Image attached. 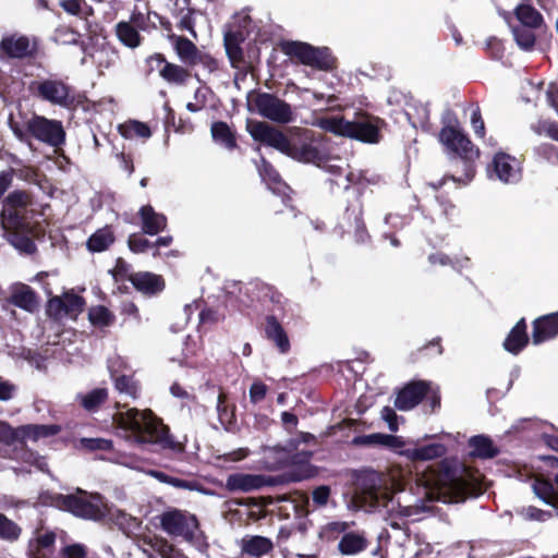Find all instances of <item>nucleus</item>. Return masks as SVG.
Here are the masks:
<instances>
[{"instance_id": "31", "label": "nucleus", "mask_w": 558, "mask_h": 558, "mask_svg": "<svg viewBox=\"0 0 558 558\" xmlns=\"http://www.w3.org/2000/svg\"><path fill=\"white\" fill-rule=\"evenodd\" d=\"M514 14L522 27L538 28L543 24V16L530 4H518Z\"/></svg>"}, {"instance_id": "9", "label": "nucleus", "mask_w": 558, "mask_h": 558, "mask_svg": "<svg viewBox=\"0 0 558 558\" xmlns=\"http://www.w3.org/2000/svg\"><path fill=\"white\" fill-rule=\"evenodd\" d=\"M162 530L172 536H182L187 542L198 538V521L194 514L172 509L160 514Z\"/></svg>"}, {"instance_id": "44", "label": "nucleus", "mask_w": 558, "mask_h": 558, "mask_svg": "<svg viewBox=\"0 0 558 558\" xmlns=\"http://www.w3.org/2000/svg\"><path fill=\"white\" fill-rule=\"evenodd\" d=\"M211 135L214 140L227 148L234 146V138L231 134L229 126L225 122H215L211 125Z\"/></svg>"}, {"instance_id": "46", "label": "nucleus", "mask_w": 558, "mask_h": 558, "mask_svg": "<svg viewBox=\"0 0 558 558\" xmlns=\"http://www.w3.org/2000/svg\"><path fill=\"white\" fill-rule=\"evenodd\" d=\"M21 529L12 520L0 513V538L14 542L20 537Z\"/></svg>"}, {"instance_id": "19", "label": "nucleus", "mask_w": 558, "mask_h": 558, "mask_svg": "<svg viewBox=\"0 0 558 558\" xmlns=\"http://www.w3.org/2000/svg\"><path fill=\"white\" fill-rule=\"evenodd\" d=\"M558 335V312L538 317L533 322L532 342L537 345Z\"/></svg>"}, {"instance_id": "13", "label": "nucleus", "mask_w": 558, "mask_h": 558, "mask_svg": "<svg viewBox=\"0 0 558 558\" xmlns=\"http://www.w3.org/2000/svg\"><path fill=\"white\" fill-rule=\"evenodd\" d=\"M253 105L260 116L277 123H289L293 120L290 105L270 94H258Z\"/></svg>"}, {"instance_id": "63", "label": "nucleus", "mask_w": 558, "mask_h": 558, "mask_svg": "<svg viewBox=\"0 0 558 558\" xmlns=\"http://www.w3.org/2000/svg\"><path fill=\"white\" fill-rule=\"evenodd\" d=\"M350 524L347 522H330L325 525L324 532L331 534L344 533L349 529Z\"/></svg>"}, {"instance_id": "50", "label": "nucleus", "mask_w": 558, "mask_h": 558, "mask_svg": "<svg viewBox=\"0 0 558 558\" xmlns=\"http://www.w3.org/2000/svg\"><path fill=\"white\" fill-rule=\"evenodd\" d=\"M47 314L56 319H60L63 316H68L65 314L62 296H53L48 301Z\"/></svg>"}, {"instance_id": "47", "label": "nucleus", "mask_w": 558, "mask_h": 558, "mask_svg": "<svg viewBox=\"0 0 558 558\" xmlns=\"http://www.w3.org/2000/svg\"><path fill=\"white\" fill-rule=\"evenodd\" d=\"M65 314L68 316H76L83 311L84 300L73 293L66 292L62 295Z\"/></svg>"}, {"instance_id": "39", "label": "nucleus", "mask_w": 558, "mask_h": 558, "mask_svg": "<svg viewBox=\"0 0 558 558\" xmlns=\"http://www.w3.org/2000/svg\"><path fill=\"white\" fill-rule=\"evenodd\" d=\"M114 362H109V371L111 376L114 377V386L120 393H124L132 398H136L137 396V387L136 384L132 380L131 377L126 375L116 376V371L113 369Z\"/></svg>"}, {"instance_id": "3", "label": "nucleus", "mask_w": 558, "mask_h": 558, "mask_svg": "<svg viewBox=\"0 0 558 558\" xmlns=\"http://www.w3.org/2000/svg\"><path fill=\"white\" fill-rule=\"evenodd\" d=\"M246 130L255 141L264 143L298 161L314 163L317 167L326 168L330 172H336L339 169L337 166L327 165L329 160L327 154L313 142H304L300 145L293 144L280 130L262 121H247Z\"/></svg>"}, {"instance_id": "4", "label": "nucleus", "mask_w": 558, "mask_h": 558, "mask_svg": "<svg viewBox=\"0 0 558 558\" xmlns=\"http://www.w3.org/2000/svg\"><path fill=\"white\" fill-rule=\"evenodd\" d=\"M315 124L336 135L366 144H377L380 141V130L385 122L377 117L359 113L353 121L345 120L342 117H324L318 118Z\"/></svg>"}, {"instance_id": "29", "label": "nucleus", "mask_w": 558, "mask_h": 558, "mask_svg": "<svg viewBox=\"0 0 558 558\" xmlns=\"http://www.w3.org/2000/svg\"><path fill=\"white\" fill-rule=\"evenodd\" d=\"M532 489L541 500L558 509V492L551 482L537 476L532 482Z\"/></svg>"}, {"instance_id": "52", "label": "nucleus", "mask_w": 558, "mask_h": 558, "mask_svg": "<svg viewBox=\"0 0 558 558\" xmlns=\"http://www.w3.org/2000/svg\"><path fill=\"white\" fill-rule=\"evenodd\" d=\"M61 558H86L87 548L80 543L64 546L60 551Z\"/></svg>"}, {"instance_id": "18", "label": "nucleus", "mask_w": 558, "mask_h": 558, "mask_svg": "<svg viewBox=\"0 0 558 558\" xmlns=\"http://www.w3.org/2000/svg\"><path fill=\"white\" fill-rule=\"evenodd\" d=\"M149 62H157L162 65L159 70V75L169 84L183 85L190 78L191 74L187 69L168 62L161 53H155L148 58Z\"/></svg>"}, {"instance_id": "12", "label": "nucleus", "mask_w": 558, "mask_h": 558, "mask_svg": "<svg viewBox=\"0 0 558 558\" xmlns=\"http://www.w3.org/2000/svg\"><path fill=\"white\" fill-rule=\"evenodd\" d=\"M29 89L40 99L60 107H68L73 102L71 88L61 80L46 78L33 82Z\"/></svg>"}, {"instance_id": "34", "label": "nucleus", "mask_w": 558, "mask_h": 558, "mask_svg": "<svg viewBox=\"0 0 558 558\" xmlns=\"http://www.w3.org/2000/svg\"><path fill=\"white\" fill-rule=\"evenodd\" d=\"M61 430V427L56 424L50 425H24L21 426V432L23 433V441L25 439H32L34 441L39 438L49 437L57 435Z\"/></svg>"}, {"instance_id": "28", "label": "nucleus", "mask_w": 558, "mask_h": 558, "mask_svg": "<svg viewBox=\"0 0 558 558\" xmlns=\"http://www.w3.org/2000/svg\"><path fill=\"white\" fill-rule=\"evenodd\" d=\"M274 548L272 542L265 536H246L241 541L242 553L259 557L268 554Z\"/></svg>"}, {"instance_id": "21", "label": "nucleus", "mask_w": 558, "mask_h": 558, "mask_svg": "<svg viewBox=\"0 0 558 558\" xmlns=\"http://www.w3.org/2000/svg\"><path fill=\"white\" fill-rule=\"evenodd\" d=\"M265 336L271 341L281 354L290 351V340L276 316L268 315L265 322Z\"/></svg>"}, {"instance_id": "48", "label": "nucleus", "mask_w": 558, "mask_h": 558, "mask_svg": "<svg viewBox=\"0 0 558 558\" xmlns=\"http://www.w3.org/2000/svg\"><path fill=\"white\" fill-rule=\"evenodd\" d=\"M533 130L539 135H545L558 141V123L556 122L542 120L533 125Z\"/></svg>"}, {"instance_id": "25", "label": "nucleus", "mask_w": 558, "mask_h": 558, "mask_svg": "<svg viewBox=\"0 0 558 558\" xmlns=\"http://www.w3.org/2000/svg\"><path fill=\"white\" fill-rule=\"evenodd\" d=\"M368 541L364 533L348 532L344 533L338 544V550L342 555H357L367 548Z\"/></svg>"}, {"instance_id": "43", "label": "nucleus", "mask_w": 558, "mask_h": 558, "mask_svg": "<svg viewBox=\"0 0 558 558\" xmlns=\"http://www.w3.org/2000/svg\"><path fill=\"white\" fill-rule=\"evenodd\" d=\"M0 441L8 446H13L17 444L23 446L24 441L21 427L13 428L8 423L0 422Z\"/></svg>"}, {"instance_id": "2", "label": "nucleus", "mask_w": 558, "mask_h": 558, "mask_svg": "<svg viewBox=\"0 0 558 558\" xmlns=\"http://www.w3.org/2000/svg\"><path fill=\"white\" fill-rule=\"evenodd\" d=\"M119 422L125 438L138 446H157L174 452L184 450V445L172 438L169 428L150 410L129 409L119 414Z\"/></svg>"}, {"instance_id": "60", "label": "nucleus", "mask_w": 558, "mask_h": 558, "mask_svg": "<svg viewBox=\"0 0 558 558\" xmlns=\"http://www.w3.org/2000/svg\"><path fill=\"white\" fill-rule=\"evenodd\" d=\"M199 319L202 323H217L223 319V315L213 308H206L199 313Z\"/></svg>"}, {"instance_id": "49", "label": "nucleus", "mask_w": 558, "mask_h": 558, "mask_svg": "<svg viewBox=\"0 0 558 558\" xmlns=\"http://www.w3.org/2000/svg\"><path fill=\"white\" fill-rule=\"evenodd\" d=\"M113 231L105 227L96 231L87 241V244H112L114 242Z\"/></svg>"}, {"instance_id": "6", "label": "nucleus", "mask_w": 558, "mask_h": 558, "mask_svg": "<svg viewBox=\"0 0 558 558\" xmlns=\"http://www.w3.org/2000/svg\"><path fill=\"white\" fill-rule=\"evenodd\" d=\"M60 507L76 517L98 521L106 514V508L99 495L78 490L76 494L60 497Z\"/></svg>"}, {"instance_id": "61", "label": "nucleus", "mask_w": 558, "mask_h": 558, "mask_svg": "<svg viewBox=\"0 0 558 558\" xmlns=\"http://www.w3.org/2000/svg\"><path fill=\"white\" fill-rule=\"evenodd\" d=\"M83 441L93 450H107L111 448V441L102 438L84 439Z\"/></svg>"}, {"instance_id": "7", "label": "nucleus", "mask_w": 558, "mask_h": 558, "mask_svg": "<svg viewBox=\"0 0 558 558\" xmlns=\"http://www.w3.org/2000/svg\"><path fill=\"white\" fill-rule=\"evenodd\" d=\"M32 204V197L23 191L10 193L2 203L1 222L5 230L13 232L23 231L26 227L27 207Z\"/></svg>"}, {"instance_id": "62", "label": "nucleus", "mask_w": 558, "mask_h": 558, "mask_svg": "<svg viewBox=\"0 0 558 558\" xmlns=\"http://www.w3.org/2000/svg\"><path fill=\"white\" fill-rule=\"evenodd\" d=\"M179 27L181 29L187 31L194 38H196V32L194 29V21L192 17V13L189 12L185 15H183L180 20Z\"/></svg>"}, {"instance_id": "35", "label": "nucleus", "mask_w": 558, "mask_h": 558, "mask_svg": "<svg viewBox=\"0 0 558 558\" xmlns=\"http://www.w3.org/2000/svg\"><path fill=\"white\" fill-rule=\"evenodd\" d=\"M147 474L156 478L160 483L171 485L179 489L201 490V485L195 481H185L157 470H149Z\"/></svg>"}, {"instance_id": "26", "label": "nucleus", "mask_w": 558, "mask_h": 558, "mask_svg": "<svg viewBox=\"0 0 558 558\" xmlns=\"http://www.w3.org/2000/svg\"><path fill=\"white\" fill-rule=\"evenodd\" d=\"M527 340L526 325L525 320L522 318L510 330L504 342V348L512 354H518L526 345Z\"/></svg>"}, {"instance_id": "38", "label": "nucleus", "mask_w": 558, "mask_h": 558, "mask_svg": "<svg viewBox=\"0 0 558 558\" xmlns=\"http://www.w3.org/2000/svg\"><path fill=\"white\" fill-rule=\"evenodd\" d=\"M119 130L121 135L125 138H148L151 135L149 126L140 121H129L121 124Z\"/></svg>"}, {"instance_id": "14", "label": "nucleus", "mask_w": 558, "mask_h": 558, "mask_svg": "<svg viewBox=\"0 0 558 558\" xmlns=\"http://www.w3.org/2000/svg\"><path fill=\"white\" fill-rule=\"evenodd\" d=\"M487 173L490 179H496L502 183H517L521 178L520 162L506 153H498L488 165Z\"/></svg>"}, {"instance_id": "40", "label": "nucleus", "mask_w": 558, "mask_h": 558, "mask_svg": "<svg viewBox=\"0 0 558 558\" xmlns=\"http://www.w3.org/2000/svg\"><path fill=\"white\" fill-rule=\"evenodd\" d=\"M226 52L233 66L242 61V50L239 46V37L236 33L227 32L223 37Z\"/></svg>"}, {"instance_id": "59", "label": "nucleus", "mask_w": 558, "mask_h": 558, "mask_svg": "<svg viewBox=\"0 0 558 558\" xmlns=\"http://www.w3.org/2000/svg\"><path fill=\"white\" fill-rule=\"evenodd\" d=\"M524 515L529 520L546 521L551 517V512L544 511L531 506L524 510Z\"/></svg>"}, {"instance_id": "45", "label": "nucleus", "mask_w": 558, "mask_h": 558, "mask_svg": "<svg viewBox=\"0 0 558 558\" xmlns=\"http://www.w3.org/2000/svg\"><path fill=\"white\" fill-rule=\"evenodd\" d=\"M88 318L95 326L107 327L113 323L114 316L105 306H94L88 312Z\"/></svg>"}, {"instance_id": "37", "label": "nucleus", "mask_w": 558, "mask_h": 558, "mask_svg": "<svg viewBox=\"0 0 558 558\" xmlns=\"http://www.w3.org/2000/svg\"><path fill=\"white\" fill-rule=\"evenodd\" d=\"M108 397L106 388H96L86 395L77 396L81 405L87 411H95L98 407L105 402Z\"/></svg>"}, {"instance_id": "53", "label": "nucleus", "mask_w": 558, "mask_h": 558, "mask_svg": "<svg viewBox=\"0 0 558 558\" xmlns=\"http://www.w3.org/2000/svg\"><path fill=\"white\" fill-rule=\"evenodd\" d=\"M208 90L205 87H199L196 89L194 94V101L186 104V109L190 112L199 111L206 104V95Z\"/></svg>"}, {"instance_id": "15", "label": "nucleus", "mask_w": 558, "mask_h": 558, "mask_svg": "<svg viewBox=\"0 0 558 558\" xmlns=\"http://www.w3.org/2000/svg\"><path fill=\"white\" fill-rule=\"evenodd\" d=\"M274 484L275 481L271 477L260 474L233 473L226 480V488L233 493H250Z\"/></svg>"}, {"instance_id": "5", "label": "nucleus", "mask_w": 558, "mask_h": 558, "mask_svg": "<svg viewBox=\"0 0 558 558\" xmlns=\"http://www.w3.org/2000/svg\"><path fill=\"white\" fill-rule=\"evenodd\" d=\"M440 142L451 151L457 154L461 160L463 175L449 177L453 182L462 185L469 184L475 173L473 161L478 157V149L473 146L471 141L462 133L459 128L447 125L444 126L439 134Z\"/></svg>"}, {"instance_id": "42", "label": "nucleus", "mask_w": 558, "mask_h": 558, "mask_svg": "<svg viewBox=\"0 0 558 558\" xmlns=\"http://www.w3.org/2000/svg\"><path fill=\"white\" fill-rule=\"evenodd\" d=\"M535 28L512 26V34L517 45L523 50H530L535 44Z\"/></svg>"}, {"instance_id": "23", "label": "nucleus", "mask_w": 558, "mask_h": 558, "mask_svg": "<svg viewBox=\"0 0 558 558\" xmlns=\"http://www.w3.org/2000/svg\"><path fill=\"white\" fill-rule=\"evenodd\" d=\"M10 303L29 313H33L38 307L35 292L24 283L12 286Z\"/></svg>"}, {"instance_id": "64", "label": "nucleus", "mask_w": 558, "mask_h": 558, "mask_svg": "<svg viewBox=\"0 0 558 558\" xmlns=\"http://www.w3.org/2000/svg\"><path fill=\"white\" fill-rule=\"evenodd\" d=\"M22 459L28 463L34 464L38 470L45 472L47 468V463L41 458L35 457L33 452H24Z\"/></svg>"}, {"instance_id": "30", "label": "nucleus", "mask_w": 558, "mask_h": 558, "mask_svg": "<svg viewBox=\"0 0 558 558\" xmlns=\"http://www.w3.org/2000/svg\"><path fill=\"white\" fill-rule=\"evenodd\" d=\"M353 444L359 446H383L388 448H397L400 447L402 442L396 436L375 433L369 435L357 436L353 439Z\"/></svg>"}, {"instance_id": "57", "label": "nucleus", "mask_w": 558, "mask_h": 558, "mask_svg": "<svg viewBox=\"0 0 558 558\" xmlns=\"http://www.w3.org/2000/svg\"><path fill=\"white\" fill-rule=\"evenodd\" d=\"M471 124H472V128L474 130V133L478 136V137H483L484 134H485V126H484V121L481 117V112H480V109L478 108H475L473 109L472 111V114H471Z\"/></svg>"}, {"instance_id": "16", "label": "nucleus", "mask_w": 558, "mask_h": 558, "mask_svg": "<svg viewBox=\"0 0 558 558\" xmlns=\"http://www.w3.org/2000/svg\"><path fill=\"white\" fill-rule=\"evenodd\" d=\"M301 444L316 445V436L311 433L301 432L295 437L289 439L286 447L275 446L263 448L264 456L266 459L274 457L275 461L271 462V466L277 468L287 460L288 453L298 449Z\"/></svg>"}, {"instance_id": "10", "label": "nucleus", "mask_w": 558, "mask_h": 558, "mask_svg": "<svg viewBox=\"0 0 558 558\" xmlns=\"http://www.w3.org/2000/svg\"><path fill=\"white\" fill-rule=\"evenodd\" d=\"M37 49L35 37L19 33L7 34L0 40V60L33 58Z\"/></svg>"}, {"instance_id": "27", "label": "nucleus", "mask_w": 558, "mask_h": 558, "mask_svg": "<svg viewBox=\"0 0 558 558\" xmlns=\"http://www.w3.org/2000/svg\"><path fill=\"white\" fill-rule=\"evenodd\" d=\"M140 217L143 225V230L148 234H157L166 227V217L158 214L149 205L143 206L140 209Z\"/></svg>"}, {"instance_id": "32", "label": "nucleus", "mask_w": 558, "mask_h": 558, "mask_svg": "<svg viewBox=\"0 0 558 558\" xmlns=\"http://www.w3.org/2000/svg\"><path fill=\"white\" fill-rule=\"evenodd\" d=\"M446 447L441 444H428L413 449H408L407 454L412 460L428 461L444 456Z\"/></svg>"}, {"instance_id": "24", "label": "nucleus", "mask_w": 558, "mask_h": 558, "mask_svg": "<svg viewBox=\"0 0 558 558\" xmlns=\"http://www.w3.org/2000/svg\"><path fill=\"white\" fill-rule=\"evenodd\" d=\"M170 40L179 60L187 66H195V59L201 50L190 39L183 36L172 35Z\"/></svg>"}, {"instance_id": "51", "label": "nucleus", "mask_w": 558, "mask_h": 558, "mask_svg": "<svg viewBox=\"0 0 558 558\" xmlns=\"http://www.w3.org/2000/svg\"><path fill=\"white\" fill-rule=\"evenodd\" d=\"M259 174L262 179L268 184H277L279 183V174L272 168V166L267 162L264 158L260 160V166L258 167Z\"/></svg>"}, {"instance_id": "17", "label": "nucleus", "mask_w": 558, "mask_h": 558, "mask_svg": "<svg viewBox=\"0 0 558 558\" xmlns=\"http://www.w3.org/2000/svg\"><path fill=\"white\" fill-rule=\"evenodd\" d=\"M429 384L423 380L414 381L401 389L395 400V405L400 411H408L416 407L426 396Z\"/></svg>"}, {"instance_id": "11", "label": "nucleus", "mask_w": 558, "mask_h": 558, "mask_svg": "<svg viewBox=\"0 0 558 558\" xmlns=\"http://www.w3.org/2000/svg\"><path fill=\"white\" fill-rule=\"evenodd\" d=\"M27 132L36 140L53 147L62 145L65 140V132L60 121L40 116H34L27 121Z\"/></svg>"}, {"instance_id": "20", "label": "nucleus", "mask_w": 558, "mask_h": 558, "mask_svg": "<svg viewBox=\"0 0 558 558\" xmlns=\"http://www.w3.org/2000/svg\"><path fill=\"white\" fill-rule=\"evenodd\" d=\"M129 280L137 291L146 295L157 294L165 289L162 277L148 271L134 272Z\"/></svg>"}, {"instance_id": "58", "label": "nucleus", "mask_w": 558, "mask_h": 558, "mask_svg": "<svg viewBox=\"0 0 558 558\" xmlns=\"http://www.w3.org/2000/svg\"><path fill=\"white\" fill-rule=\"evenodd\" d=\"M381 418L387 422L388 427L391 432L398 430L397 414L390 407H384L380 412Z\"/></svg>"}, {"instance_id": "22", "label": "nucleus", "mask_w": 558, "mask_h": 558, "mask_svg": "<svg viewBox=\"0 0 558 558\" xmlns=\"http://www.w3.org/2000/svg\"><path fill=\"white\" fill-rule=\"evenodd\" d=\"M469 454L473 458L493 459L499 453V448L486 435L472 436L469 441Z\"/></svg>"}, {"instance_id": "55", "label": "nucleus", "mask_w": 558, "mask_h": 558, "mask_svg": "<svg viewBox=\"0 0 558 558\" xmlns=\"http://www.w3.org/2000/svg\"><path fill=\"white\" fill-rule=\"evenodd\" d=\"M267 392V386L262 381H254L250 388V400L253 403L262 401Z\"/></svg>"}, {"instance_id": "41", "label": "nucleus", "mask_w": 558, "mask_h": 558, "mask_svg": "<svg viewBox=\"0 0 558 558\" xmlns=\"http://www.w3.org/2000/svg\"><path fill=\"white\" fill-rule=\"evenodd\" d=\"M54 542L56 534L53 532L38 534L35 539V544H32L35 558H47V551H50Z\"/></svg>"}, {"instance_id": "54", "label": "nucleus", "mask_w": 558, "mask_h": 558, "mask_svg": "<svg viewBox=\"0 0 558 558\" xmlns=\"http://www.w3.org/2000/svg\"><path fill=\"white\" fill-rule=\"evenodd\" d=\"M195 65H202L208 73H211L218 69L217 61L209 54L202 51L195 59Z\"/></svg>"}, {"instance_id": "1", "label": "nucleus", "mask_w": 558, "mask_h": 558, "mask_svg": "<svg viewBox=\"0 0 558 558\" xmlns=\"http://www.w3.org/2000/svg\"><path fill=\"white\" fill-rule=\"evenodd\" d=\"M359 492L362 502L373 510L389 515L414 518L429 511L430 502H460L475 494V488L462 475L456 472L440 480L438 487H418L417 497L411 494H393L385 478L377 472H368L359 478Z\"/></svg>"}, {"instance_id": "36", "label": "nucleus", "mask_w": 558, "mask_h": 558, "mask_svg": "<svg viewBox=\"0 0 558 558\" xmlns=\"http://www.w3.org/2000/svg\"><path fill=\"white\" fill-rule=\"evenodd\" d=\"M59 5L68 13L80 19L94 14L93 8L85 0H60Z\"/></svg>"}, {"instance_id": "8", "label": "nucleus", "mask_w": 558, "mask_h": 558, "mask_svg": "<svg viewBox=\"0 0 558 558\" xmlns=\"http://www.w3.org/2000/svg\"><path fill=\"white\" fill-rule=\"evenodd\" d=\"M282 51L291 59L318 70H329L333 64L329 49L316 48L302 41H288L282 45Z\"/></svg>"}, {"instance_id": "33", "label": "nucleus", "mask_w": 558, "mask_h": 558, "mask_svg": "<svg viewBox=\"0 0 558 558\" xmlns=\"http://www.w3.org/2000/svg\"><path fill=\"white\" fill-rule=\"evenodd\" d=\"M116 33L119 40L129 48L134 49L141 45L142 37L130 22H119L116 26Z\"/></svg>"}, {"instance_id": "56", "label": "nucleus", "mask_w": 558, "mask_h": 558, "mask_svg": "<svg viewBox=\"0 0 558 558\" xmlns=\"http://www.w3.org/2000/svg\"><path fill=\"white\" fill-rule=\"evenodd\" d=\"M330 496V488L328 486H319L313 492V501L319 506L324 507L327 505Z\"/></svg>"}]
</instances>
